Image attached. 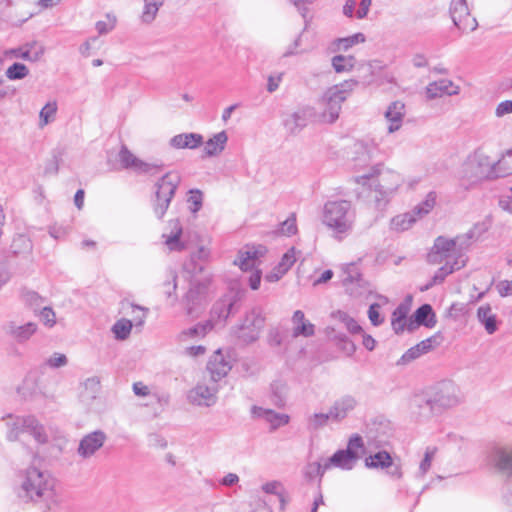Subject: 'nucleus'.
<instances>
[{
  "label": "nucleus",
  "instance_id": "obj_1",
  "mask_svg": "<svg viewBox=\"0 0 512 512\" xmlns=\"http://www.w3.org/2000/svg\"><path fill=\"white\" fill-rule=\"evenodd\" d=\"M461 401L460 388L452 381H442L432 389L429 395L415 397L414 403H410V410L416 417L427 419L458 406Z\"/></svg>",
  "mask_w": 512,
  "mask_h": 512
},
{
  "label": "nucleus",
  "instance_id": "obj_2",
  "mask_svg": "<svg viewBox=\"0 0 512 512\" xmlns=\"http://www.w3.org/2000/svg\"><path fill=\"white\" fill-rule=\"evenodd\" d=\"M357 213L351 201H327L322 209L321 222L337 241L347 238L354 230Z\"/></svg>",
  "mask_w": 512,
  "mask_h": 512
},
{
  "label": "nucleus",
  "instance_id": "obj_3",
  "mask_svg": "<svg viewBox=\"0 0 512 512\" xmlns=\"http://www.w3.org/2000/svg\"><path fill=\"white\" fill-rule=\"evenodd\" d=\"M374 178H377V184L374 186V201L378 209H383L398 193L405 179L399 172L385 168L383 164H376L369 169L368 173L356 177V182L366 185L367 181Z\"/></svg>",
  "mask_w": 512,
  "mask_h": 512
},
{
  "label": "nucleus",
  "instance_id": "obj_4",
  "mask_svg": "<svg viewBox=\"0 0 512 512\" xmlns=\"http://www.w3.org/2000/svg\"><path fill=\"white\" fill-rule=\"evenodd\" d=\"M55 480L46 471L30 467L25 472L18 497L25 502H44L48 509L55 504Z\"/></svg>",
  "mask_w": 512,
  "mask_h": 512
},
{
  "label": "nucleus",
  "instance_id": "obj_5",
  "mask_svg": "<svg viewBox=\"0 0 512 512\" xmlns=\"http://www.w3.org/2000/svg\"><path fill=\"white\" fill-rule=\"evenodd\" d=\"M357 84V80L350 79L328 88L315 107L317 122L326 124L334 123L339 118L342 103L347 99L348 95L354 90Z\"/></svg>",
  "mask_w": 512,
  "mask_h": 512
},
{
  "label": "nucleus",
  "instance_id": "obj_6",
  "mask_svg": "<svg viewBox=\"0 0 512 512\" xmlns=\"http://www.w3.org/2000/svg\"><path fill=\"white\" fill-rule=\"evenodd\" d=\"M473 242L475 241L471 239L467 232L453 239L439 236L435 239L434 245L428 253L427 260L429 263L436 265L442 264L445 257L451 258L452 260L461 258L465 265L467 262L466 252Z\"/></svg>",
  "mask_w": 512,
  "mask_h": 512
},
{
  "label": "nucleus",
  "instance_id": "obj_7",
  "mask_svg": "<svg viewBox=\"0 0 512 512\" xmlns=\"http://www.w3.org/2000/svg\"><path fill=\"white\" fill-rule=\"evenodd\" d=\"M460 177L471 184L483 179H495L494 163L483 150L478 149L463 163Z\"/></svg>",
  "mask_w": 512,
  "mask_h": 512
},
{
  "label": "nucleus",
  "instance_id": "obj_8",
  "mask_svg": "<svg viewBox=\"0 0 512 512\" xmlns=\"http://www.w3.org/2000/svg\"><path fill=\"white\" fill-rule=\"evenodd\" d=\"M8 427L7 439L16 441L21 433H30L38 443L47 442L43 426L33 415L18 416L7 414L2 418Z\"/></svg>",
  "mask_w": 512,
  "mask_h": 512
},
{
  "label": "nucleus",
  "instance_id": "obj_9",
  "mask_svg": "<svg viewBox=\"0 0 512 512\" xmlns=\"http://www.w3.org/2000/svg\"><path fill=\"white\" fill-rule=\"evenodd\" d=\"M263 245L246 246L240 250L234 263L244 272L251 271L248 278L249 286L253 290H257L261 282V270L259 269L260 258L266 253Z\"/></svg>",
  "mask_w": 512,
  "mask_h": 512
},
{
  "label": "nucleus",
  "instance_id": "obj_10",
  "mask_svg": "<svg viewBox=\"0 0 512 512\" xmlns=\"http://www.w3.org/2000/svg\"><path fill=\"white\" fill-rule=\"evenodd\" d=\"M180 182L181 177L177 172H168L156 183L153 210L158 218H162L165 215Z\"/></svg>",
  "mask_w": 512,
  "mask_h": 512
},
{
  "label": "nucleus",
  "instance_id": "obj_11",
  "mask_svg": "<svg viewBox=\"0 0 512 512\" xmlns=\"http://www.w3.org/2000/svg\"><path fill=\"white\" fill-rule=\"evenodd\" d=\"M190 287L182 299L188 315H193L195 309L202 305L208 296L211 277L208 274H190Z\"/></svg>",
  "mask_w": 512,
  "mask_h": 512
},
{
  "label": "nucleus",
  "instance_id": "obj_12",
  "mask_svg": "<svg viewBox=\"0 0 512 512\" xmlns=\"http://www.w3.org/2000/svg\"><path fill=\"white\" fill-rule=\"evenodd\" d=\"M364 446L363 439L358 434L353 435L347 444L346 449L336 451L331 457L326 459V468H339L341 470H352L358 459V450Z\"/></svg>",
  "mask_w": 512,
  "mask_h": 512
},
{
  "label": "nucleus",
  "instance_id": "obj_13",
  "mask_svg": "<svg viewBox=\"0 0 512 512\" xmlns=\"http://www.w3.org/2000/svg\"><path fill=\"white\" fill-rule=\"evenodd\" d=\"M265 318L259 309H252L245 315L242 323L234 330L235 336L244 344H250L259 338Z\"/></svg>",
  "mask_w": 512,
  "mask_h": 512
},
{
  "label": "nucleus",
  "instance_id": "obj_14",
  "mask_svg": "<svg viewBox=\"0 0 512 512\" xmlns=\"http://www.w3.org/2000/svg\"><path fill=\"white\" fill-rule=\"evenodd\" d=\"M491 457L495 466L507 475L505 499L508 504L512 505V449L509 447H496Z\"/></svg>",
  "mask_w": 512,
  "mask_h": 512
},
{
  "label": "nucleus",
  "instance_id": "obj_15",
  "mask_svg": "<svg viewBox=\"0 0 512 512\" xmlns=\"http://www.w3.org/2000/svg\"><path fill=\"white\" fill-rule=\"evenodd\" d=\"M450 15L454 25L463 32L474 31L478 22L472 17L466 0H452Z\"/></svg>",
  "mask_w": 512,
  "mask_h": 512
},
{
  "label": "nucleus",
  "instance_id": "obj_16",
  "mask_svg": "<svg viewBox=\"0 0 512 512\" xmlns=\"http://www.w3.org/2000/svg\"><path fill=\"white\" fill-rule=\"evenodd\" d=\"M214 382L212 385L198 383L188 393L190 404L198 407H212L217 402L218 388Z\"/></svg>",
  "mask_w": 512,
  "mask_h": 512
},
{
  "label": "nucleus",
  "instance_id": "obj_17",
  "mask_svg": "<svg viewBox=\"0 0 512 512\" xmlns=\"http://www.w3.org/2000/svg\"><path fill=\"white\" fill-rule=\"evenodd\" d=\"M309 122H317L316 108L304 106L293 112L284 120L285 128L291 134L299 133Z\"/></svg>",
  "mask_w": 512,
  "mask_h": 512
},
{
  "label": "nucleus",
  "instance_id": "obj_18",
  "mask_svg": "<svg viewBox=\"0 0 512 512\" xmlns=\"http://www.w3.org/2000/svg\"><path fill=\"white\" fill-rule=\"evenodd\" d=\"M106 440L107 435L102 430L90 432L80 440L77 453L81 458L88 459L103 447Z\"/></svg>",
  "mask_w": 512,
  "mask_h": 512
},
{
  "label": "nucleus",
  "instance_id": "obj_19",
  "mask_svg": "<svg viewBox=\"0 0 512 512\" xmlns=\"http://www.w3.org/2000/svg\"><path fill=\"white\" fill-rule=\"evenodd\" d=\"M165 245L170 251H183L188 248L187 242L184 239L183 229L179 220H171L168 223L166 231L163 233Z\"/></svg>",
  "mask_w": 512,
  "mask_h": 512
},
{
  "label": "nucleus",
  "instance_id": "obj_20",
  "mask_svg": "<svg viewBox=\"0 0 512 512\" xmlns=\"http://www.w3.org/2000/svg\"><path fill=\"white\" fill-rule=\"evenodd\" d=\"M4 333L17 343L28 341L37 331V324L27 322L20 324L16 321H8L3 325Z\"/></svg>",
  "mask_w": 512,
  "mask_h": 512
},
{
  "label": "nucleus",
  "instance_id": "obj_21",
  "mask_svg": "<svg viewBox=\"0 0 512 512\" xmlns=\"http://www.w3.org/2000/svg\"><path fill=\"white\" fill-rule=\"evenodd\" d=\"M358 406L356 397L350 394L337 398L330 407L332 421L339 423L346 419Z\"/></svg>",
  "mask_w": 512,
  "mask_h": 512
},
{
  "label": "nucleus",
  "instance_id": "obj_22",
  "mask_svg": "<svg viewBox=\"0 0 512 512\" xmlns=\"http://www.w3.org/2000/svg\"><path fill=\"white\" fill-rule=\"evenodd\" d=\"M341 281L346 291L352 296L361 294L363 279L356 264H347L342 270Z\"/></svg>",
  "mask_w": 512,
  "mask_h": 512
},
{
  "label": "nucleus",
  "instance_id": "obj_23",
  "mask_svg": "<svg viewBox=\"0 0 512 512\" xmlns=\"http://www.w3.org/2000/svg\"><path fill=\"white\" fill-rule=\"evenodd\" d=\"M426 97L430 100L443 96H454L460 93V87L450 79H440L429 83L425 89Z\"/></svg>",
  "mask_w": 512,
  "mask_h": 512
},
{
  "label": "nucleus",
  "instance_id": "obj_24",
  "mask_svg": "<svg viewBox=\"0 0 512 512\" xmlns=\"http://www.w3.org/2000/svg\"><path fill=\"white\" fill-rule=\"evenodd\" d=\"M405 114V104L402 101L397 100L389 104L384 113L388 122L387 131L389 134L398 131L402 127Z\"/></svg>",
  "mask_w": 512,
  "mask_h": 512
},
{
  "label": "nucleus",
  "instance_id": "obj_25",
  "mask_svg": "<svg viewBox=\"0 0 512 512\" xmlns=\"http://www.w3.org/2000/svg\"><path fill=\"white\" fill-rule=\"evenodd\" d=\"M231 370L230 362L227 361L220 350L216 351L207 364V371L213 382L222 379Z\"/></svg>",
  "mask_w": 512,
  "mask_h": 512
},
{
  "label": "nucleus",
  "instance_id": "obj_26",
  "mask_svg": "<svg viewBox=\"0 0 512 512\" xmlns=\"http://www.w3.org/2000/svg\"><path fill=\"white\" fill-rule=\"evenodd\" d=\"M252 414L257 418H262L270 424L271 430H276L285 426L290 421V416L284 413H278L271 409L253 406Z\"/></svg>",
  "mask_w": 512,
  "mask_h": 512
},
{
  "label": "nucleus",
  "instance_id": "obj_27",
  "mask_svg": "<svg viewBox=\"0 0 512 512\" xmlns=\"http://www.w3.org/2000/svg\"><path fill=\"white\" fill-rule=\"evenodd\" d=\"M435 324L436 319L432 307L429 304H424L415 311L414 318L409 319L408 330L412 331L420 325L432 328Z\"/></svg>",
  "mask_w": 512,
  "mask_h": 512
},
{
  "label": "nucleus",
  "instance_id": "obj_28",
  "mask_svg": "<svg viewBox=\"0 0 512 512\" xmlns=\"http://www.w3.org/2000/svg\"><path fill=\"white\" fill-rule=\"evenodd\" d=\"M237 304V297L234 294H228L218 300L212 308L211 316L212 319L225 321Z\"/></svg>",
  "mask_w": 512,
  "mask_h": 512
},
{
  "label": "nucleus",
  "instance_id": "obj_29",
  "mask_svg": "<svg viewBox=\"0 0 512 512\" xmlns=\"http://www.w3.org/2000/svg\"><path fill=\"white\" fill-rule=\"evenodd\" d=\"M437 345V339L435 336L427 338L417 345L408 349L398 361V364H407L423 354L428 353L433 347Z\"/></svg>",
  "mask_w": 512,
  "mask_h": 512
},
{
  "label": "nucleus",
  "instance_id": "obj_30",
  "mask_svg": "<svg viewBox=\"0 0 512 512\" xmlns=\"http://www.w3.org/2000/svg\"><path fill=\"white\" fill-rule=\"evenodd\" d=\"M169 144L175 149H196L203 144V136L198 133H181L173 136Z\"/></svg>",
  "mask_w": 512,
  "mask_h": 512
},
{
  "label": "nucleus",
  "instance_id": "obj_31",
  "mask_svg": "<svg viewBox=\"0 0 512 512\" xmlns=\"http://www.w3.org/2000/svg\"><path fill=\"white\" fill-rule=\"evenodd\" d=\"M210 251L201 246L191 254L190 260L184 264V270L188 274H204V262L208 260Z\"/></svg>",
  "mask_w": 512,
  "mask_h": 512
},
{
  "label": "nucleus",
  "instance_id": "obj_32",
  "mask_svg": "<svg viewBox=\"0 0 512 512\" xmlns=\"http://www.w3.org/2000/svg\"><path fill=\"white\" fill-rule=\"evenodd\" d=\"M293 337H310L315 333V326L305 319V315L301 310H296L292 316Z\"/></svg>",
  "mask_w": 512,
  "mask_h": 512
},
{
  "label": "nucleus",
  "instance_id": "obj_33",
  "mask_svg": "<svg viewBox=\"0 0 512 512\" xmlns=\"http://www.w3.org/2000/svg\"><path fill=\"white\" fill-rule=\"evenodd\" d=\"M477 319L484 326L485 331L492 335L498 330V321L489 304L481 305L477 309Z\"/></svg>",
  "mask_w": 512,
  "mask_h": 512
},
{
  "label": "nucleus",
  "instance_id": "obj_34",
  "mask_svg": "<svg viewBox=\"0 0 512 512\" xmlns=\"http://www.w3.org/2000/svg\"><path fill=\"white\" fill-rule=\"evenodd\" d=\"M101 389L100 380L98 377L93 376L87 378L82 383V390L80 392V399L86 406H90L97 398Z\"/></svg>",
  "mask_w": 512,
  "mask_h": 512
},
{
  "label": "nucleus",
  "instance_id": "obj_35",
  "mask_svg": "<svg viewBox=\"0 0 512 512\" xmlns=\"http://www.w3.org/2000/svg\"><path fill=\"white\" fill-rule=\"evenodd\" d=\"M442 263H444V265L441 266L432 277L433 282L436 284L442 283L449 274L464 267V262L461 258H458V260H452L451 258L445 257Z\"/></svg>",
  "mask_w": 512,
  "mask_h": 512
},
{
  "label": "nucleus",
  "instance_id": "obj_36",
  "mask_svg": "<svg viewBox=\"0 0 512 512\" xmlns=\"http://www.w3.org/2000/svg\"><path fill=\"white\" fill-rule=\"evenodd\" d=\"M419 219L412 210L396 215L390 221V229L395 232H404L410 229Z\"/></svg>",
  "mask_w": 512,
  "mask_h": 512
},
{
  "label": "nucleus",
  "instance_id": "obj_37",
  "mask_svg": "<svg viewBox=\"0 0 512 512\" xmlns=\"http://www.w3.org/2000/svg\"><path fill=\"white\" fill-rule=\"evenodd\" d=\"M12 53L15 55V57L35 62L38 61L44 54V48L36 42H32L25 45L24 47L13 50Z\"/></svg>",
  "mask_w": 512,
  "mask_h": 512
},
{
  "label": "nucleus",
  "instance_id": "obj_38",
  "mask_svg": "<svg viewBox=\"0 0 512 512\" xmlns=\"http://www.w3.org/2000/svg\"><path fill=\"white\" fill-rule=\"evenodd\" d=\"M227 141L228 136L225 131L215 134L205 143V154L209 157L219 155L225 149Z\"/></svg>",
  "mask_w": 512,
  "mask_h": 512
},
{
  "label": "nucleus",
  "instance_id": "obj_39",
  "mask_svg": "<svg viewBox=\"0 0 512 512\" xmlns=\"http://www.w3.org/2000/svg\"><path fill=\"white\" fill-rule=\"evenodd\" d=\"M177 289V274L175 271L170 270L164 282L161 284L162 293L166 296L169 304L174 306L178 301V296L176 294Z\"/></svg>",
  "mask_w": 512,
  "mask_h": 512
},
{
  "label": "nucleus",
  "instance_id": "obj_40",
  "mask_svg": "<svg viewBox=\"0 0 512 512\" xmlns=\"http://www.w3.org/2000/svg\"><path fill=\"white\" fill-rule=\"evenodd\" d=\"M392 463V457L387 451H379L365 458V466L373 469H387Z\"/></svg>",
  "mask_w": 512,
  "mask_h": 512
},
{
  "label": "nucleus",
  "instance_id": "obj_41",
  "mask_svg": "<svg viewBox=\"0 0 512 512\" xmlns=\"http://www.w3.org/2000/svg\"><path fill=\"white\" fill-rule=\"evenodd\" d=\"M213 324L211 321H206L205 323H199L193 327H190L186 330H183L179 334L180 341H187L190 339H197L204 337L210 330H212Z\"/></svg>",
  "mask_w": 512,
  "mask_h": 512
},
{
  "label": "nucleus",
  "instance_id": "obj_42",
  "mask_svg": "<svg viewBox=\"0 0 512 512\" xmlns=\"http://www.w3.org/2000/svg\"><path fill=\"white\" fill-rule=\"evenodd\" d=\"M438 195L435 191H430L424 200L417 204L413 209V213L420 220L427 216L435 207Z\"/></svg>",
  "mask_w": 512,
  "mask_h": 512
},
{
  "label": "nucleus",
  "instance_id": "obj_43",
  "mask_svg": "<svg viewBox=\"0 0 512 512\" xmlns=\"http://www.w3.org/2000/svg\"><path fill=\"white\" fill-rule=\"evenodd\" d=\"M144 6L141 13V21L145 24L152 23L159 9L163 6L164 0H143Z\"/></svg>",
  "mask_w": 512,
  "mask_h": 512
},
{
  "label": "nucleus",
  "instance_id": "obj_44",
  "mask_svg": "<svg viewBox=\"0 0 512 512\" xmlns=\"http://www.w3.org/2000/svg\"><path fill=\"white\" fill-rule=\"evenodd\" d=\"M330 420L332 421L330 410L327 413H312L306 417V428L308 431H317L325 427Z\"/></svg>",
  "mask_w": 512,
  "mask_h": 512
},
{
  "label": "nucleus",
  "instance_id": "obj_45",
  "mask_svg": "<svg viewBox=\"0 0 512 512\" xmlns=\"http://www.w3.org/2000/svg\"><path fill=\"white\" fill-rule=\"evenodd\" d=\"M331 318L343 323L346 329L351 334H361L363 332L362 327L358 324V322L350 317L346 312L337 310L331 313Z\"/></svg>",
  "mask_w": 512,
  "mask_h": 512
},
{
  "label": "nucleus",
  "instance_id": "obj_46",
  "mask_svg": "<svg viewBox=\"0 0 512 512\" xmlns=\"http://www.w3.org/2000/svg\"><path fill=\"white\" fill-rule=\"evenodd\" d=\"M366 40V37L363 33H355L351 36L344 37V38H338L334 40L333 47L335 51H347L354 45L364 43Z\"/></svg>",
  "mask_w": 512,
  "mask_h": 512
},
{
  "label": "nucleus",
  "instance_id": "obj_47",
  "mask_svg": "<svg viewBox=\"0 0 512 512\" xmlns=\"http://www.w3.org/2000/svg\"><path fill=\"white\" fill-rule=\"evenodd\" d=\"M495 178L512 174V149L508 150L500 160L494 163Z\"/></svg>",
  "mask_w": 512,
  "mask_h": 512
},
{
  "label": "nucleus",
  "instance_id": "obj_48",
  "mask_svg": "<svg viewBox=\"0 0 512 512\" xmlns=\"http://www.w3.org/2000/svg\"><path fill=\"white\" fill-rule=\"evenodd\" d=\"M123 309L126 311V313L132 314V322L133 326L141 327L146 319L148 309L134 305L132 303H127L126 306L123 305Z\"/></svg>",
  "mask_w": 512,
  "mask_h": 512
},
{
  "label": "nucleus",
  "instance_id": "obj_49",
  "mask_svg": "<svg viewBox=\"0 0 512 512\" xmlns=\"http://www.w3.org/2000/svg\"><path fill=\"white\" fill-rule=\"evenodd\" d=\"M331 64L337 73L349 72L355 65V58L353 56L336 55L332 58Z\"/></svg>",
  "mask_w": 512,
  "mask_h": 512
},
{
  "label": "nucleus",
  "instance_id": "obj_50",
  "mask_svg": "<svg viewBox=\"0 0 512 512\" xmlns=\"http://www.w3.org/2000/svg\"><path fill=\"white\" fill-rule=\"evenodd\" d=\"M437 452H438V448L435 446H428L425 449L424 457L419 464V469H418V473H417L418 477L423 478L427 474V472L431 468L432 461L434 460Z\"/></svg>",
  "mask_w": 512,
  "mask_h": 512
},
{
  "label": "nucleus",
  "instance_id": "obj_51",
  "mask_svg": "<svg viewBox=\"0 0 512 512\" xmlns=\"http://www.w3.org/2000/svg\"><path fill=\"white\" fill-rule=\"evenodd\" d=\"M132 327L133 322L131 320L122 318L112 326V332L117 340H125L129 337Z\"/></svg>",
  "mask_w": 512,
  "mask_h": 512
},
{
  "label": "nucleus",
  "instance_id": "obj_52",
  "mask_svg": "<svg viewBox=\"0 0 512 512\" xmlns=\"http://www.w3.org/2000/svg\"><path fill=\"white\" fill-rule=\"evenodd\" d=\"M327 470L329 468H326V460L324 462H310L304 468V476L308 480H313L316 477L322 478Z\"/></svg>",
  "mask_w": 512,
  "mask_h": 512
},
{
  "label": "nucleus",
  "instance_id": "obj_53",
  "mask_svg": "<svg viewBox=\"0 0 512 512\" xmlns=\"http://www.w3.org/2000/svg\"><path fill=\"white\" fill-rule=\"evenodd\" d=\"M119 161L123 168L136 170L139 158L131 153L126 146H122L119 151Z\"/></svg>",
  "mask_w": 512,
  "mask_h": 512
},
{
  "label": "nucleus",
  "instance_id": "obj_54",
  "mask_svg": "<svg viewBox=\"0 0 512 512\" xmlns=\"http://www.w3.org/2000/svg\"><path fill=\"white\" fill-rule=\"evenodd\" d=\"M57 112V103L55 101L48 102L39 113V126L42 128L54 120Z\"/></svg>",
  "mask_w": 512,
  "mask_h": 512
},
{
  "label": "nucleus",
  "instance_id": "obj_55",
  "mask_svg": "<svg viewBox=\"0 0 512 512\" xmlns=\"http://www.w3.org/2000/svg\"><path fill=\"white\" fill-rule=\"evenodd\" d=\"M163 164L160 162H145L139 159L137 168L135 170L136 173L145 174V175H156L163 169Z\"/></svg>",
  "mask_w": 512,
  "mask_h": 512
},
{
  "label": "nucleus",
  "instance_id": "obj_56",
  "mask_svg": "<svg viewBox=\"0 0 512 512\" xmlns=\"http://www.w3.org/2000/svg\"><path fill=\"white\" fill-rule=\"evenodd\" d=\"M28 73L29 70L24 64L16 62L8 67L5 74L9 80H20L25 78Z\"/></svg>",
  "mask_w": 512,
  "mask_h": 512
},
{
  "label": "nucleus",
  "instance_id": "obj_57",
  "mask_svg": "<svg viewBox=\"0 0 512 512\" xmlns=\"http://www.w3.org/2000/svg\"><path fill=\"white\" fill-rule=\"evenodd\" d=\"M117 18L115 15L106 14L104 20L97 21L95 28L99 35H105L111 32L116 26Z\"/></svg>",
  "mask_w": 512,
  "mask_h": 512
},
{
  "label": "nucleus",
  "instance_id": "obj_58",
  "mask_svg": "<svg viewBox=\"0 0 512 512\" xmlns=\"http://www.w3.org/2000/svg\"><path fill=\"white\" fill-rule=\"evenodd\" d=\"M334 340L336 341L338 348L341 349L347 356H351L355 352V344L345 334H336L334 336Z\"/></svg>",
  "mask_w": 512,
  "mask_h": 512
},
{
  "label": "nucleus",
  "instance_id": "obj_59",
  "mask_svg": "<svg viewBox=\"0 0 512 512\" xmlns=\"http://www.w3.org/2000/svg\"><path fill=\"white\" fill-rule=\"evenodd\" d=\"M262 490L267 494H275L279 497L281 507L283 508L285 505V500L283 496V485L279 481H270L265 483L262 486Z\"/></svg>",
  "mask_w": 512,
  "mask_h": 512
},
{
  "label": "nucleus",
  "instance_id": "obj_60",
  "mask_svg": "<svg viewBox=\"0 0 512 512\" xmlns=\"http://www.w3.org/2000/svg\"><path fill=\"white\" fill-rule=\"evenodd\" d=\"M23 301L26 305L30 306L36 312L40 309L44 299L34 291H25L22 294Z\"/></svg>",
  "mask_w": 512,
  "mask_h": 512
},
{
  "label": "nucleus",
  "instance_id": "obj_61",
  "mask_svg": "<svg viewBox=\"0 0 512 512\" xmlns=\"http://www.w3.org/2000/svg\"><path fill=\"white\" fill-rule=\"evenodd\" d=\"M189 209L192 213L198 212L202 207L203 194L200 190H190L187 199Z\"/></svg>",
  "mask_w": 512,
  "mask_h": 512
},
{
  "label": "nucleus",
  "instance_id": "obj_62",
  "mask_svg": "<svg viewBox=\"0 0 512 512\" xmlns=\"http://www.w3.org/2000/svg\"><path fill=\"white\" fill-rule=\"evenodd\" d=\"M296 261V251L295 248L289 249L281 258V261L276 266L278 270H281L285 274L287 271L293 266Z\"/></svg>",
  "mask_w": 512,
  "mask_h": 512
},
{
  "label": "nucleus",
  "instance_id": "obj_63",
  "mask_svg": "<svg viewBox=\"0 0 512 512\" xmlns=\"http://www.w3.org/2000/svg\"><path fill=\"white\" fill-rule=\"evenodd\" d=\"M490 224L491 223L489 220L478 222L474 224L473 227L467 233L469 234L471 239L477 241L485 232L488 231Z\"/></svg>",
  "mask_w": 512,
  "mask_h": 512
},
{
  "label": "nucleus",
  "instance_id": "obj_64",
  "mask_svg": "<svg viewBox=\"0 0 512 512\" xmlns=\"http://www.w3.org/2000/svg\"><path fill=\"white\" fill-rule=\"evenodd\" d=\"M279 232L285 236H291L297 232L295 215H291L284 222L281 223Z\"/></svg>",
  "mask_w": 512,
  "mask_h": 512
}]
</instances>
